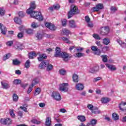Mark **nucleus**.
Masks as SVG:
<instances>
[{
	"label": "nucleus",
	"instance_id": "1",
	"mask_svg": "<svg viewBox=\"0 0 126 126\" xmlns=\"http://www.w3.org/2000/svg\"><path fill=\"white\" fill-rule=\"evenodd\" d=\"M36 8V4L35 1H33L31 2L30 7L27 10V13L28 14H31V16L33 17V18H35L37 19L39 21H42L44 19L42 13L40 12L33 11V10Z\"/></svg>",
	"mask_w": 126,
	"mask_h": 126
},
{
	"label": "nucleus",
	"instance_id": "2",
	"mask_svg": "<svg viewBox=\"0 0 126 126\" xmlns=\"http://www.w3.org/2000/svg\"><path fill=\"white\" fill-rule=\"evenodd\" d=\"M79 13V10H78V8L77 6L72 5H71V7L69 11L68 12V18H71L73 15H75L76 14H78Z\"/></svg>",
	"mask_w": 126,
	"mask_h": 126
},
{
	"label": "nucleus",
	"instance_id": "3",
	"mask_svg": "<svg viewBox=\"0 0 126 126\" xmlns=\"http://www.w3.org/2000/svg\"><path fill=\"white\" fill-rule=\"evenodd\" d=\"M68 84L63 83L60 85L59 86V90L61 92H67L68 91Z\"/></svg>",
	"mask_w": 126,
	"mask_h": 126
},
{
	"label": "nucleus",
	"instance_id": "4",
	"mask_svg": "<svg viewBox=\"0 0 126 126\" xmlns=\"http://www.w3.org/2000/svg\"><path fill=\"white\" fill-rule=\"evenodd\" d=\"M110 29L107 27L101 28L99 30V34L102 35V36H105V35H108Z\"/></svg>",
	"mask_w": 126,
	"mask_h": 126
},
{
	"label": "nucleus",
	"instance_id": "5",
	"mask_svg": "<svg viewBox=\"0 0 126 126\" xmlns=\"http://www.w3.org/2000/svg\"><path fill=\"white\" fill-rule=\"evenodd\" d=\"M0 123L2 125H6L7 126H8L11 125L12 120L10 118H6L5 119H2L0 120Z\"/></svg>",
	"mask_w": 126,
	"mask_h": 126
},
{
	"label": "nucleus",
	"instance_id": "6",
	"mask_svg": "<svg viewBox=\"0 0 126 126\" xmlns=\"http://www.w3.org/2000/svg\"><path fill=\"white\" fill-rule=\"evenodd\" d=\"M52 97L56 101H61L62 100V97L60 93L58 92H53L52 93Z\"/></svg>",
	"mask_w": 126,
	"mask_h": 126
},
{
	"label": "nucleus",
	"instance_id": "7",
	"mask_svg": "<svg viewBox=\"0 0 126 126\" xmlns=\"http://www.w3.org/2000/svg\"><path fill=\"white\" fill-rule=\"evenodd\" d=\"M91 49L94 52V55H96L97 56H100V54H101V51L100 49L97 47L96 46H93L91 47Z\"/></svg>",
	"mask_w": 126,
	"mask_h": 126
},
{
	"label": "nucleus",
	"instance_id": "8",
	"mask_svg": "<svg viewBox=\"0 0 126 126\" xmlns=\"http://www.w3.org/2000/svg\"><path fill=\"white\" fill-rule=\"evenodd\" d=\"M62 55V50L59 47H56L55 49V53L54 57L55 58H60Z\"/></svg>",
	"mask_w": 126,
	"mask_h": 126
},
{
	"label": "nucleus",
	"instance_id": "9",
	"mask_svg": "<svg viewBox=\"0 0 126 126\" xmlns=\"http://www.w3.org/2000/svg\"><path fill=\"white\" fill-rule=\"evenodd\" d=\"M48 64H50V62L48 61H45L44 62H42L40 63L39 64V67L41 69L43 68H45L47 66V65H48Z\"/></svg>",
	"mask_w": 126,
	"mask_h": 126
},
{
	"label": "nucleus",
	"instance_id": "10",
	"mask_svg": "<svg viewBox=\"0 0 126 126\" xmlns=\"http://www.w3.org/2000/svg\"><path fill=\"white\" fill-rule=\"evenodd\" d=\"M75 88L77 90L79 91H82L84 89V86L82 84L77 83L76 84Z\"/></svg>",
	"mask_w": 126,
	"mask_h": 126
},
{
	"label": "nucleus",
	"instance_id": "11",
	"mask_svg": "<svg viewBox=\"0 0 126 126\" xmlns=\"http://www.w3.org/2000/svg\"><path fill=\"white\" fill-rule=\"evenodd\" d=\"M119 108L121 111L125 112L126 111V102H122L119 105Z\"/></svg>",
	"mask_w": 126,
	"mask_h": 126
},
{
	"label": "nucleus",
	"instance_id": "12",
	"mask_svg": "<svg viewBox=\"0 0 126 126\" xmlns=\"http://www.w3.org/2000/svg\"><path fill=\"white\" fill-rule=\"evenodd\" d=\"M47 56L46 54H39V57L37 58L38 62H42L43 60L47 59Z\"/></svg>",
	"mask_w": 126,
	"mask_h": 126
},
{
	"label": "nucleus",
	"instance_id": "13",
	"mask_svg": "<svg viewBox=\"0 0 126 126\" xmlns=\"http://www.w3.org/2000/svg\"><path fill=\"white\" fill-rule=\"evenodd\" d=\"M63 59V60L65 61V62H66L68 59L69 55L67 53L65 52H62L61 56Z\"/></svg>",
	"mask_w": 126,
	"mask_h": 126
},
{
	"label": "nucleus",
	"instance_id": "14",
	"mask_svg": "<svg viewBox=\"0 0 126 126\" xmlns=\"http://www.w3.org/2000/svg\"><path fill=\"white\" fill-rule=\"evenodd\" d=\"M46 126H52V119L51 117H47L45 121Z\"/></svg>",
	"mask_w": 126,
	"mask_h": 126
},
{
	"label": "nucleus",
	"instance_id": "15",
	"mask_svg": "<svg viewBox=\"0 0 126 126\" xmlns=\"http://www.w3.org/2000/svg\"><path fill=\"white\" fill-rule=\"evenodd\" d=\"M69 27L70 28H76L77 26L74 21L71 20L69 21Z\"/></svg>",
	"mask_w": 126,
	"mask_h": 126
},
{
	"label": "nucleus",
	"instance_id": "16",
	"mask_svg": "<svg viewBox=\"0 0 126 126\" xmlns=\"http://www.w3.org/2000/svg\"><path fill=\"white\" fill-rule=\"evenodd\" d=\"M110 101H111V99L108 97H102L101 100V102L102 104H107V103H109Z\"/></svg>",
	"mask_w": 126,
	"mask_h": 126
},
{
	"label": "nucleus",
	"instance_id": "17",
	"mask_svg": "<svg viewBox=\"0 0 126 126\" xmlns=\"http://www.w3.org/2000/svg\"><path fill=\"white\" fill-rule=\"evenodd\" d=\"M97 120L96 119H92L90 121V123H88V124H89V126H95L96 125H97Z\"/></svg>",
	"mask_w": 126,
	"mask_h": 126
},
{
	"label": "nucleus",
	"instance_id": "18",
	"mask_svg": "<svg viewBox=\"0 0 126 126\" xmlns=\"http://www.w3.org/2000/svg\"><path fill=\"white\" fill-rule=\"evenodd\" d=\"M77 119L80 121V122H85L86 121V118H85V116L83 115H79L77 116Z\"/></svg>",
	"mask_w": 126,
	"mask_h": 126
},
{
	"label": "nucleus",
	"instance_id": "19",
	"mask_svg": "<svg viewBox=\"0 0 126 126\" xmlns=\"http://www.w3.org/2000/svg\"><path fill=\"white\" fill-rule=\"evenodd\" d=\"M40 82V80H39V78H36L32 81V87H34V85H36V84H38L39 82Z\"/></svg>",
	"mask_w": 126,
	"mask_h": 126
},
{
	"label": "nucleus",
	"instance_id": "20",
	"mask_svg": "<svg viewBox=\"0 0 126 126\" xmlns=\"http://www.w3.org/2000/svg\"><path fill=\"white\" fill-rule=\"evenodd\" d=\"M62 31H63V35H65L66 36L69 35V34H71V32H70V31H69L68 30L66 29H63Z\"/></svg>",
	"mask_w": 126,
	"mask_h": 126
},
{
	"label": "nucleus",
	"instance_id": "21",
	"mask_svg": "<svg viewBox=\"0 0 126 126\" xmlns=\"http://www.w3.org/2000/svg\"><path fill=\"white\" fill-rule=\"evenodd\" d=\"M72 79L73 82L77 83L78 82V75L76 74H73L72 75Z\"/></svg>",
	"mask_w": 126,
	"mask_h": 126
},
{
	"label": "nucleus",
	"instance_id": "22",
	"mask_svg": "<svg viewBox=\"0 0 126 126\" xmlns=\"http://www.w3.org/2000/svg\"><path fill=\"white\" fill-rule=\"evenodd\" d=\"M14 47L15 49L17 50H21V49H22V44H20L19 42H16Z\"/></svg>",
	"mask_w": 126,
	"mask_h": 126
},
{
	"label": "nucleus",
	"instance_id": "23",
	"mask_svg": "<svg viewBox=\"0 0 126 126\" xmlns=\"http://www.w3.org/2000/svg\"><path fill=\"white\" fill-rule=\"evenodd\" d=\"M37 57V54L35 52H30L29 55V59H34V58H36Z\"/></svg>",
	"mask_w": 126,
	"mask_h": 126
},
{
	"label": "nucleus",
	"instance_id": "24",
	"mask_svg": "<svg viewBox=\"0 0 126 126\" xmlns=\"http://www.w3.org/2000/svg\"><path fill=\"white\" fill-rule=\"evenodd\" d=\"M118 43L122 47V48H126V42L125 43L124 42H123V41L121 40H117Z\"/></svg>",
	"mask_w": 126,
	"mask_h": 126
},
{
	"label": "nucleus",
	"instance_id": "25",
	"mask_svg": "<svg viewBox=\"0 0 126 126\" xmlns=\"http://www.w3.org/2000/svg\"><path fill=\"white\" fill-rule=\"evenodd\" d=\"M112 118L114 121H118V120H119L120 119V116H119L117 113H114L112 114Z\"/></svg>",
	"mask_w": 126,
	"mask_h": 126
},
{
	"label": "nucleus",
	"instance_id": "26",
	"mask_svg": "<svg viewBox=\"0 0 126 126\" xmlns=\"http://www.w3.org/2000/svg\"><path fill=\"white\" fill-rule=\"evenodd\" d=\"M0 30H1V34H3V35H5V34H6V32H7V29L4 26L2 27L0 29Z\"/></svg>",
	"mask_w": 126,
	"mask_h": 126
},
{
	"label": "nucleus",
	"instance_id": "27",
	"mask_svg": "<svg viewBox=\"0 0 126 126\" xmlns=\"http://www.w3.org/2000/svg\"><path fill=\"white\" fill-rule=\"evenodd\" d=\"M14 21L17 24L20 25V24H21V23H22V21H21V20L19 19V18H18V17H15V18L14 19Z\"/></svg>",
	"mask_w": 126,
	"mask_h": 126
},
{
	"label": "nucleus",
	"instance_id": "28",
	"mask_svg": "<svg viewBox=\"0 0 126 126\" xmlns=\"http://www.w3.org/2000/svg\"><path fill=\"white\" fill-rule=\"evenodd\" d=\"M110 43V39L105 38L103 40V44L104 45H109V43Z\"/></svg>",
	"mask_w": 126,
	"mask_h": 126
},
{
	"label": "nucleus",
	"instance_id": "29",
	"mask_svg": "<svg viewBox=\"0 0 126 126\" xmlns=\"http://www.w3.org/2000/svg\"><path fill=\"white\" fill-rule=\"evenodd\" d=\"M106 66L107 67H108V68L110 69V70H116V69H117L116 67L113 65H110L109 64H107Z\"/></svg>",
	"mask_w": 126,
	"mask_h": 126
},
{
	"label": "nucleus",
	"instance_id": "30",
	"mask_svg": "<svg viewBox=\"0 0 126 126\" xmlns=\"http://www.w3.org/2000/svg\"><path fill=\"white\" fill-rule=\"evenodd\" d=\"M35 37L37 38L38 40H41L43 38V34L40 32H37L35 35Z\"/></svg>",
	"mask_w": 126,
	"mask_h": 126
},
{
	"label": "nucleus",
	"instance_id": "31",
	"mask_svg": "<svg viewBox=\"0 0 126 126\" xmlns=\"http://www.w3.org/2000/svg\"><path fill=\"white\" fill-rule=\"evenodd\" d=\"M101 57L102 59V61L104 63H107L108 62V56L106 55H103L101 56Z\"/></svg>",
	"mask_w": 126,
	"mask_h": 126
},
{
	"label": "nucleus",
	"instance_id": "32",
	"mask_svg": "<svg viewBox=\"0 0 126 126\" xmlns=\"http://www.w3.org/2000/svg\"><path fill=\"white\" fill-rule=\"evenodd\" d=\"M1 85L4 89H7L9 88V85L6 83L1 82Z\"/></svg>",
	"mask_w": 126,
	"mask_h": 126
},
{
	"label": "nucleus",
	"instance_id": "33",
	"mask_svg": "<svg viewBox=\"0 0 126 126\" xmlns=\"http://www.w3.org/2000/svg\"><path fill=\"white\" fill-rule=\"evenodd\" d=\"M96 68H97V67H94L93 68H91L89 72H91V73H95V72H97V71H98V70Z\"/></svg>",
	"mask_w": 126,
	"mask_h": 126
},
{
	"label": "nucleus",
	"instance_id": "34",
	"mask_svg": "<svg viewBox=\"0 0 126 126\" xmlns=\"http://www.w3.org/2000/svg\"><path fill=\"white\" fill-rule=\"evenodd\" d=\"M39 26H40V24L35 22H33L31 25V27L33 29L37 28Z\"/></svg>",
	"mask_w": 126,
	"mask_h": 126
},
{
	"label": "nucleus",
	"instance_id": "35",
	"mask_svg": "<svg viewBox=\"0 0 126 126\" xmlns=\"http://www.w3.org/2000/svg\"><path fill=\"white\" fill-rule=\"evenodd\" d=\"M20 63H21V62H20V61H18L17 59L13 60V64L14 65H19V64H20Z\"/></svg>",
	"mask_w": 126,
	"mask_h": 126
},
{
	"label": "nucleus",
	"instance_id": "36",
	"mask_svg": "<svg viewBox=\"0 0 126 126\" xmlns=\"http://www.w3.org/2000/svg\"><path fill=\"white\" fill-rule=\"evenodd\" d=\"M13 102H17V101H18V95H17V94H13Z\"/></svg>",
	"mask_w": 126,
	"mask_h": 126
},
{
	"label": "nucleus",
	"instance_id": "37",
	"mask_svg": "<svg viewBox=\"0 0 126 126\" xmlns=\"http://www.w3.org/2000/svg\"><path fill=\"white\" fill-rule=\"evenodd\" d=\"M40 93H41V89H40V88H37L35 91L34 95V96H37V95H39Z\"/></svg>",
	"mask_w": 126,
	"mask_h": 126
},
{
	"label": "nucleus",
	"instance_id": "38",
	"mask_svg": "<svg viewBox=\"0 0 126 126\" xmlns=\"http://www.w3.org/2000/svg\"><path fill=\"white\" fill-rule=\"evenodd\" d=\"M75 58H81V57H83L84 56V54L83 53H78L74 55Z\"/></svg>",
	"mask_w": 126,
	"mask_h": 126
},
{
	"label": "nucleus",
	"instance_id": "39",
	"mask_svg": "<svg viewBox=\"0 0 126 126\" xmlns=\"http://www.w3.org/2000/svg\"><path fill=\"white\" fill-rule=\"evenodd\" d=\"M93 114H100V110L97 108H95L92 110Z\"/></svg>",
	"mask_w": 126,
	"mask_h": 126
},
{
	"label": "nucleus",
	"instance_id": "40",
	"mask_svg": "<svg viewBox=\"0 0 126 126\" xmlns=\"http://www.w3.org/2000/svg\"><path fill=\"white\" fill-rule=\"evenodd\" d=\"M32 124H36V125H40L41 122L37 120L36 119H33L31 120Z\"/></svg>",
	"mask_w": 126,
	"mask_h": 126
},
{
	"label": "nucleus",
	"instance_id": "41",
	"mask_svg": "<svg viewBox=\"0 0 126 126\" xmlns=\"http://www.w3.org/2000/svg\"><path fill=\"white\" fill-rule=\"evenodd\" d=\"M96 7L99 11L100 9H103V8H104V5H103V4L99 3L96 5Z\"/></svg>",
	"mask_w": 126,
	"mask_h": 126
},
{
	"label": "nucleus",
	"instance_id": "42",
	"mask_svg": "<svg viewBox=\"0 0 126 126\" xmlns=\"http://www.w3.org/2000/svg\"><path fill=\"white\" fill-rule=\"evenodd\" d=\"M25 67L26 68H29L30 67V60H28L25 64Z\"/></svg>",
	"mask_w": 126,
	"mask_h": 126
},
{
	"label": "nucleus",
	"instance_id": "43",
	"mask_svg": "<svg viewBox=\"0 0 126 126\" xmlns=\"http://www.w3.org/2000/svg\"><path fill=\"white\" fill-rule=\"evenodd\" d=\"M13 84H15L16 85H18V84H20L21 83V81L19 79H15L13 82Z\"/></svg>",
	"mask_w": 126,
	"mask_h": 126
},
{
	"label": "nucleus",
	"instance_id": "44",
	"mask_svg": "<svg viewBox=\"0 0 126 126\" xmlns=\"http://www.w3.org/2000/svg\"><path fill=\"white\" fill-rule=\"evenodd\" d=\"M4 13H5V10L3 8H0V15L1 16H3L4 15Z\"/></svg>",
	"mask_w": 126,
	"mask_h": 126
},
{
	"label": "nucleus",
	"instance_id": "45",
	"mask_svg": "<svg viewBox=\"0 0 126 126\" xmlns=\"http://www.w3.org/2000/svg\"><path fill=\"white\" fill-rule=\"evenodd\" d=\"M60 74H61V75H65L66 74V71L64 69H61L59 70Z\"/></svg>",
	"mask_w": 126,
	"mask_h": 126
},
{
	"label": "nucleus",
	"instance_id": "46",
	"mask_svg": "<svg viewBox=\"0 0 126 126\" xmlns=\"http://www.w3.org/2000/svg\"><path fill=\"white\" fill-rule=\"evenodd\" d=\"M93 37L95 39V40H101V37L98 34H94L93 35Z\"/></svg>",
	"mask_w": 126,
	"mask_h": 126
},
{
	"label": "nucleus",
	"instance_id": "47",
	"mask_svg": "<svg viewBox=\"0 0 126 126\" xmlns=\"http://www.w3.org/2000/svg\"><path fill=\"white\" fill-rule=\"evenodd\" d=\"M46 66H47L46 70H47V71H50V70H52V69H53V65L52 64H49Z\"/></svg>",
	"mask_w": 126,
	"mask_h": 126
},
{
	"label": "nucleus",
	"instance_id": "48",
	"mask_svg": "<svg viewBox=\"0 0 126 126\" xmlns=\"http://www.w3.org/2000/svg\"><path fill=\"white\" fill-rule=\"evenodd\" d=\"M10 57V54H6L3 58V61H6V60L9 59V57Z\"/></svg>",
	"mask_w": 126,
	"mask_h": 126
},
{
	"label": "nucleus",
	"instance_id": "49",
	"mask_svg": "<svg viewBox=\"0 0 126 126\" xmlns=\"http://www.w3.org/2000/svg\"><path fill=\"white\" fill-rule=\"evenodd\" d=\"M27 106H20V108L21 110H23L24 112H25L26 113H27L28 111L27 110V108H26Z\"/></svg>",
	"mask_w": 126,
	"mask_h": 126
},
{
	"label": "nucleus",
	"instance_id": "50",
	"mask_svg": "<svg viewBox=\"0 0 126 126\" xmlns=\"http://www.w3.org/2000/svg\"><path fill=\"white\" fill-rule=\"evenodd\" d=\"M26 32L27 34H33V30L31 29L26 30Z\"/></svg>",
	"mask_w": 126,
	"mask_h": 126
},
{
	"label": "nucleus",
	"instance_id": "51",
	"mask_svg": "<svg viewBox=\"0 0 126 126\" xmlns=\"http://www.w3.org/2000/svg\"><path fill=\"white\" fill-rule=\"evenodd\" d=\"M18 15L19 17H24V16H25V14H24L23 11L19 12Z\"/></svg>",
	"mask_w": 126,
	"mask_h": 126
},
{
	"label": "nucleus",
	"instance_id": "52",
	"mask_svg": "<svg viewBox=\"0 0 126 126\" xmlns=\"http://www.w3.org/2000/svg\"><path fill=\"white\" fill-rule=\"evenodd\" d=\"M49 29L54 31V30H56V27L55 26V25L51 24V25H50V26L49 27Z\"/></svg>",
	"mask_w": 126,
	"mask_h": 126
},
{
	"label": "nucleus",
	"instance_id": "53",
	"mask_svg": "<svg viewBox=\"0 0 126 126\" xmlns=\"http://www.w3.org/2000/svg\"><path fill=\"white\" fill-rule=\"evenodd\" d=\"M95 44H96L97 46H98V47H99V48H102V44H101V42H100V41L97 40L95 42Z\"/></svg>",
	"mask_w": 126,
	"mask_h": 126
},
{
	"label": "nucleus",
	"instance_id": "54",
	"mask_svg": "<svg viewBox=\"0 0 126 126\" xmlns=\"http://www.w3.org/2000/svg\"><path fill=\"white\" fill-rule=\"evenodd\" d=\"M110 10H111V11L115 12L117 11V10H118V8H117V7L112 6L110 8Z\"/></svg>",
	"mask_w": 126,
	"mask_h": 126
},
{
	"label": "nucleus",
	"instance_id": "55",
	"mask_svg": "<svg viewBox=\"0 0 126 126\" xmlns=\"http://www.w3.org/2000/svg\"><path fill=\"white\" fill-rule=\"evenodd\" d=\"M13 44V41H8L6 43V44L7 46H8L9 47L11 46V45Z\"/></svg>",
	"mask_w": 126,
	"mask_h": 126
},
{
	"label": "nucleus",
	"instance_id": "56",
	"mask_svg": "<svg viewBox=\"0 0 126 126\" xmlns=\"http://www.w3.org/2000/svg\"><path fill=\"white\" fill-rule=\"evenodd\" d=\"M75 50H76L77 52H82V51H83V48L82 47H76L75 48Z\"/></svg>",
	"mask_w": 126,
	"mask_h": 126
},
{
	"label": "nucleus",
	"instance_id": "57",
	"mask_svg": "<svg viewBox=\"0 0 126 126\" xmlns=\"http://www.w3.org/2000/svg\"><path fill=\"white\" fill-rule=\"evenodd\" d=\"M54 9L58 10L60 9V5L59 4H56L53 5Z\"/></svg>",
	"mask_w": 126,
	"mask_h": 126
},
{
	"label": "nucleus",
	"instance_id": "58",
	"mask_svg": "<svg viewBox=\"0 0 126 126\" xmlns=\"http://www.w3.org/2000/svg\"><path fill=\"white\" fill-rule=\"evenodd\" d=\"M91 10L92 12H95V11H98V8H97V6L92 8Z\"/></svg>",
	"mask_w": 126,
	"mask_h": 126
},
{
	"label": "nucleus",
	"instance_id": "59",
	"mask_svg": "<svg viewBox=\"0 0 126 126\" xmlns=\"http://www.w3.org/2000/svg\"><path fill=\"white\" fill-rule=\"evenodd\" d=\"M32 90H33V87H32V85L30 86L29 89L28 90V94L31 93Z\"/></svg>",
	"mask_w": 126,
	"mask_h": 126
},
{
	"label": "nucleus",
	"instance_id": "60",
	"mask_svg": "<svg viewBox=\"0 0 126 126\" xmlns=\"http://www.w3.org/2000/svg\"><path fill=\"white\" fill-rule=\"evenodd\" d=\"M17 37L19 38V39H21V38L23 37V33L22 32H19L17 35Z\"/></svg>",
	"mask_w": 126,
	"mask_h": 126
},
{
	"label": "nucleus",
	"instance_id": "61",
	"mask_svg": "<svg viewBox=\"0 0 126 126\" xmlns=\"http://www.w3.org/2000/svg\"><path fill=\"white\" fill-rule=\"evenodd\" d=\"M85 20L87 23H89L90 22V18L88 16H86L85 17Z\"/></svg>",
	"mask_w": 126,
	"mask_h": 126
},
{
	"label": "nucleus",
	"instance_id": "62",
	"mask_svg": "<svg viewBox=\"0 0 126 126\" xmlns=\"http://www.w3.org/2000/svg\"><path fill=\"white\" fill-rule=\"evenodd\" d=\"M101 77H97L94 79V82H97V81H99V80H101Z\"/></svg>",
	"mask_w": 126,
	"mask_h": 126
},
{
	"label": "nucleus",
	"instance_id": "63",
	"mask_svg": "<svg viewBox=\"0 0 126 126\" xmlns=\"http://www.w3.org/2000/svg\"><path fill=\"white\" fill-rule=\"evenodd\" d=\"M62 21L63 26H66V20L63 19Z\"/></svg>",
	"mask_w": 126,
	"mask_h": 126
},
{
	"label": "nucleus",
	"instance_id": "64",
	"mask_svg": "<svg viewBox=\"0 0 126 126\" xmlns=\"http://www.w3.org/2000/svg\"><path fill=\"white\" fill-rule=\"evenodd\" d=\"M88 108L89 109V110L92 111L93 110L94 106L92 105V104H89L88 105Z\"/></svg>",
	"mask_w": 126,
	"mask_h": 126
}]
</instances>
